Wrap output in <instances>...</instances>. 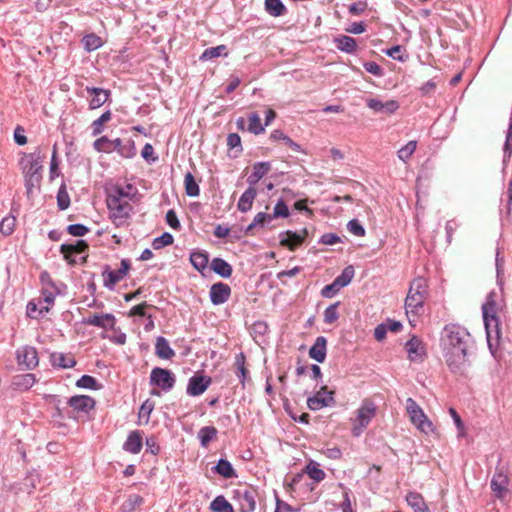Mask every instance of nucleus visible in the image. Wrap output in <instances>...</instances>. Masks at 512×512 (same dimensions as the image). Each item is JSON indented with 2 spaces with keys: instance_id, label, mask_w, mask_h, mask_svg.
<instances>
[{
  "instance_id": "nucleus-53",
  "label": "nucleus",
  "mask_w": 512,
  "mask_h": 512,
  "mask_svg": "<svg viewBox=\"0 0 512 512\" xmlns=\"http://www.w3.org/2000/svg\"><path fill=\"white\" fill-rule=\"evenodd\" d=\"M16 224V218L14 216H7L2 219L0 222V232L9 236L13 233Z\"/></svg>"
},
{
  "instance_id": "nucleus-56",
  "label": "nucleus",
  "mask_w": 512,
  "mask_h": 512,
  "mask_svg": "<svg viewBox=\"0 0 512 512\" xmlns=\"http://www.w3.org/2000/svg\"><path fill=\"white\" fill-rule=\"evenodd\" d=\"M173 240H174L173 236L170 233L165 232L161 236H159L153 240L152 246L155 250H159L165 246L172 244Z\"/></svg>"
},
{
  "instance_id": "nucleus-13",
  "label": "nucleus",
  "mask_w": 512,
  "mask_h": 512,
  "mask_svg": "<svg viewBox=\"0 0 512 512\" xmlns=\"http://www.w3.org/2000/svg\"><path fill=\"white\" fill-rule=\"evenodd\" d=\"M444 358L450 371L454 374L463 375L466 372L467 368L470 366L467 354H455L453 352H444Z\"/></svg>"
},
{
  "instance_id": "nucleus-10",
  "label": "nucleus",
  "mask_w": 512,
  "mask_h": 512,
  "mask_svg": "<svg viewBox=\"0 0 512 512\" xmlns=\"http://www.w3.org/2000/svg\"><path fill=\"white\" fill-rule=\"evenodd\" d=\"M234 500L240 512H254L256 509V491L250 488H239L234 491Z\"/></svg>"
},
{
  "instance_id": "nucleus-14",
  "label": "nucleus",
  "mask_w": 512,
  "mask_h": 512,
  "mask_svg": "<svg viewBox=\"0 0 512 512\" xmlns=\"http://www.w3.org/2000/svg\"><path fill=\"white\" fill-rule=\"evenodd\" d=\"M17 360L19 365H24L27 370L34 369L38 363V353L36 348L25 346L17 350Z\"/></svg>"
},
{
  "instance_id": "nucleus-3",
  "label": "nucleus",
  "mask_w": 512,
  "mask_h": 512,
  "mask_svg": "<svg viewBox=\"0 0 512 512\" xmlns=\"http://www.w3.org/2000/svg\"><path fill=\"white\" fill-rule=\"evenodd\" d=\"M491 298L492 294L489 295L487 301L483 304L482 311L487 334V342L490 350L492 351L493 341L495 340V344H497L499 340V321L495 315V303Z\"/></svg>"
},
{
  "instance_id": "nucleus-19",
  "label": "nucleus",
  "mask_w": 512,
  "mask_h": 512,
  "mask_svg": "<svg viewBox=\"0 0 512 512\" xmlns=\"http://www.w3.org/2000/svg\"><path fill=\"white\" fill-rule=\"evenodd\" d=\"M88 249V245L84 240H77L73 244H62L60 247V252L63 254L65 260L68 261L69 264L76 263V260L73 259V255L80 254L85 252Z\"/></svg>"
},
{
  "instance_id": "nucleus-23",
  "label": "nucleus",
  "mask_w": 512,
  "mask_h": 512,
  "mask_svg": "<svg viewBox=\"0 0 512 512\" xmlns=\"http://www.w3.org/2000/svg\"><path fill=\"white\" fill-rule=\"evenodd\" d=\"M271 164L269 162H257L253 165L252 173L247 178L249 187H254L269 171Z\"/></svg>"
},
{
  "instance_id": "nucleus-20",
  "label": "nucleus",
  "mask_w": 512,
  "mask_h": 512,
  "mask_svg": "<svg viewBox=\"0 0 512 512\" xmlns=\"http://www.w3.org/2000/svg\"><path fill=\"white\" fill-rule=\"evenodd\" d=\"M306 235H307L306 229L303 230V234H298V233L290 231V230L282 232L279 235L280 245L287 247L288 249L293 251L296 247H298L299 245L302 244Z\"/></svg>"
},
{
  "instance_id": "nucleus-37",
  "label": "nucleus",
  "mask_w": 512,
  "mask_h": 512,
  "mask_svg": "<svg viewBox=\"0 0 512 512\" xmlns=\"http://www.w3.org/2000/svg\"><path fill=\"white\" fill-rule=\"evenodd\" d=\"M304 472L316 483L323 481L326 473L319 467V464L313 460L309 461Z\"/></svg>"
},
{
  "instance_id": "nucleus-59",
  "label": "nucleus",
  "mask_w": 512,
  "mask_h": 512,
  "mask_svg": "<svg viewBox=\"0 0 512 512\" xmlns=\"http://www.w3.org/2000/svg\"><path fill=\"white\" fill-rule=\"evenodd\" d=\"M449 413L457 427L458 430V437H463L466 434L464 423L460 417V415L457 413V411L454 408L449 409Z\"/></svg>"
},
{
  "instance_id": "nucleus-8",
  "label": "nucleus",
  "mask_w": 512,
  "mask_h": 512,
  "mask_svg": "<svg viewBox=\"0 0 512 512\" xmlns=\"http://www.w3.org/2000/svg\"><path fill=\"white\" fill-rule=\"evenodd\" d=\"M176 382L175 375L168 369L156 367L150 374V384L161 388L163 391H170Z\"/></svg>"
},
{
  "instance_id": "nucleus-1",
  "label": "nucleus",
  "mask_w": 512,
  "mask_h": 512,
  "mask_svg": "<svg viewBox=\"0 0 512 512\" xmlns=\"http://www.w3.org/2000/svg\"><path fill=\"white\" fill-rule=\"evenodd\" d=\"M428 297V283L426 279L418 277L414 279L409 287L405 299L406 315L412 324L416 321L415 317L423 312L424 302Z\"/></svg>"
},
{
  "instance_id": "nucleus-42",
  "label": "nucleus",
  "mask_w": 512,
  "mask_h": 512,
  "mask_svg": "<svg viewBox=\"0 0 512 512\" xmlns=\"http://www.w3.org/2000/svg\"><path fill=\"white\" fill-rule=\"evenodd\" d=\"M265 9L274 17L281 16L286 11V7L281 0H265Z\"/></svg>"
},
{
  "instance_id": "nucleus-57",
  "label": "nucleus",
  "mask_w": 512,
  "mask_h": 512,
  "mask_svg": "<svg viewBox=\"0 0 512 512\" xmlns=\"http://www.w3.org/2000/svg\"><path fill=\"white\" fill-rule=\"evenodd\" d=\"M339 302L329 305L324 311V322L326 324H332L339 318L337 307Z\"/></svg>"
},
{
  "instance_id": "nucleus-55",
  "label": "nucleus",
  "mask_w": 512,
  "mask_h": 512,
  "mask_svg": "<svg viewBox=\"0 0 512 512\" xmlns=\"http://www.w3.org/2000/svg\"><path fill=\"white\" fill-rule=\"evenodd\" d=\"M112 140L108 139L106 136H102L94 141L93 146L94 149L98 152L111 153L112 152Z\"/></svg>"
},
{
  "instance_id": "nucleus-44",
  "label": "nucleus",
  "mask_w": 512,
  "mask_h": 512,
  "mask_svg": "<svg viewBox=\"0 0 512 512\" xmlns=\"http://www.w3.org/2000/svg\"><path fill=\"white\" fill-rule=\"evenodd\" d=\"M185 191L190 197H196L200 193L199 186L192 173L188 172L184 177Z\"/></svg>"
},
{
  "instance_id": "nucleus-63",
  "label": "nucleus",
  "mask_w": 512,
  "mask_h": 512,
  "mask_svg": "<svg viewBox=\"0 0 512 512\" xmlns=\"http://www.w3.org/2000/svg\"><path fill=\"white\" fill-rule=\"evenodd\" d=\"M340 289L341 287L337 285L336 281L334 280L331 284L323 287L321 290V295L324 298H332Z\"/></svg>"
},
{
  "instance_id": "nucleus-31",
  "label": "nucleus",
  "mask_w": 512,
  "mask_h": 512,
  "mask_svg": "<svg viewBox=\"0 0 512 512\" xmlns=\"http://www.w3.org/2000/svg\"><path fill=\"white\" fill-rule=\"evenodd\" d=\"M155 353L159 358L166 360L171 359L175 355V352L170 347L168 341L162 336H159L156 339Z\"/></svg>"
},
{
  "instance_id": "nucleus-17",
  "label": "nucleus",
  "mask_w": 512,
  "mask_h": 512,
  "mask_svg": "<svg viewBox=\"0 0 512 512\" xmlns=\"http://www.w3.org/2000/svg\"><path fill=\"white\" fill-rule=\"evenodd\" d=\"M116 319L112 314H92L83 319L86 325L96 326L103 329H112L115 325Z\"/></svg>"
},
{
  "instance_id": "nucleus-7",
  "label": "nucleus",
  "mask_w": 512,
  "mask_h": 512,
  "mask_svg": "<svg viewBox=\"0 0 512 512\" xmlns=\"http://www.w3.org/2000/svg\"><path fill=\"white\" fill-rule=\"evenodd\" d=\"M442 341L444 347L470 346L472 342L471 335L466 329L453 324L445 326Z\"/></svg>"
},
{
  "instance_id": "nucleus-24",
  "label": "nucleus",
  "mask_w": 512,
  "mask_h": 512,
  "mask_svg": "<svg viewBox=\"0 0 512 512\" xmlns=\"http://www.w3.org/2000/svg\"><path fill=\"white\" fill-rule=\"evenodd\" d=\"M137 193V189L132 184L115 185L109 191L107 196H115L116 198L131 201Z\"/></svg>"
},
{
  "instance_id": "nucleus-48",
  "label": "nucleus",
  "mask_w": 512,
  "mask_h": 512,
  "mask_svg": "<svg viewBox=\"0 0 512 512\" xmlns=\"http://www.w3.org/2000/svg\"><path fill=\"white\" fill-rule=\"evenodd\" d=\"M272 220L273 216H271V214L259 212L255 215L252 223L247 227L246 232H251L257 226L263 227L264 225L270 223Z\"/></svg>"
},
{
  "instance_id": "nucleus-43",
  "label": "nucleus",
  "mask_w": 512,
  "mask_h": 512,
  "mask_svg": "<svg viewBox=\"0 0 512 512\" xmlns=\"http://www.w3.org/2000/svg\"><path fill=\"white\" fill-rule=\"evenodd\" d=\"M217 435V430L213 426L202 427L198 432V438L203 447H207L212 439Z\"/></svg>"
},
{
  "instance_id": "nucleus-21",
  "label": "nucleus",
  "mask_w": 512,
  "mask_h": 512,
  "mask_svg": "<svg viewBox=\"0 0 512 512\" xmlns=\"http://www.w3.org/2000/svg\"><path fill=\"white\" fill-rule=\"evenodd\" d=\"M68 404L74 410L78 412H89L95 406V400L87 395H76L72 396L68 400Z\"/></svg>"
},
{
  "instance_id": "nucleus-5",
  "label": "nucleus",
  "mask_w": 512,
  "mask_h": 512,
  "mask_svg": "<svg viewBox=\"0 0 512 512\" xmlns=\"http://www.w3.org/2000/svg\"><path fill=\"white\" fill-rule=\"evenodd\" d=\"M106 202L113 223L118 227L124 225L133 210L130 201L115 196H107Z\"/></svg>"
},
{
  "instance_id": "nucleus-61",
  "label": "nucleus",
  "mask_w": 512,
  "mask_h": 512,
  "mask_svg": "<svg viewBox=\"0 0 512 512\" xmlns=\"http://www.w3.org/2000/svg\"><path fill=\"white\" fill-rule=\"evenodd\" d=\"M67 231L72 236L81 237L86 235L89 229L83 224H71L67 227Z\"/></svg>"
},
{
  "instance_id": "nucleus-50",
  "label": "nucleus",
  "mask_w": 512,
  "mask_h": 512,
  "mask_svg": "<svg viewBox=\"0 0 512 512\" xmlns=\"http://www.w3.org/2000/svg\"><path fill=\"white\" fill-rule=\"evenodd\" d=\"M143 503V498L140 495L134 494L122 504V512H133L137 506Z\"/></svg>"
},
{
  "instance_id": "nucleus-15",
  "label": "nucleus",
  "mask_w": 512,
  "mask_h": 512,
  "mask_svg": "<svg viewBox=\"0 0 512 512\" xmlns=\"http://www.w3.org/2000/svg\"><path fill=\"white\" fill-rule=\"evenodd\" d=\"M210 384L211 377L205 375H194L188 381L186 393L189 396H199L208 389Z\"/></svg>"
},
{
  "instance_id": "nucleus-9",
  "label": "nucleus",
  "mask_w": 512,
  "mask_h": 512,
  "mask_svg": "<svg viewBox=\"0 0 512 512\" xmlns=\"http://www.w3.org/2000/svg\"><path fill=\"white\" fill-rule=\"evenodd\" d=\"M130 270V261L128 259L121 260V267L118 270H111L109 266H105L102 275L104 286L113 289L127 275Z\"/></svg>"
},
{
  "instance_id": "nucleus-16",
  "label": "nucleus",
  "mask_w": 512,
  "mask_h": 512,
  "mask_svg": "<svg viewBox=\"0 0 512 512\" xmlns=\"http://www.w3.org/2000/svg\"><path fill=\"white\" fill-rule=\"evenodd\" d=\"M209 296L213 305L224 304L231 296V288L223 282L214 283L210 287Z\"/></svg>"
},
{
  "instance_id": "nucleus-36",
  "label": "nucleus",
  "mask_w": 512,
  "mask_h": 512,
  "mask_svg": "<svg viewBox=\"0 0 512 512\" xmlns=\"http://www.w3.org/2000/svg\"><path fill=\"white\" fill-rule=\"evenodd\" d=\"M246 357L244 353H239L235 357L236 375L240 379L242 387H245V381L248 379L249 371L245 367Z\"/></svg>"
},
{
  "instance_id": "nucleus-51",
  "label": "nucleus",
  "mask_w": 512,
  "mask_h": 512,
  "mask_svg": "<svg viewBox=\"0 0 512 512\" xmlns=\"http://www.w3.org/2000/svg\"><path fill=\"white\" fill-rule=\"evenodd\" d=\"M416 147L417 142L415 140L409 141L405 146L398 150L397 155L399 159L406 162L415 152Z\"/></svg>"
},
{
  "instance_id": "nucleus-64",
  "label": "nucleus",
  "mask_w": 512,
  "mask_h": 512,
  "mask_svg": "<svg viewBox=\"0 0 512 512\" xmlns=\"http://www.w3.org/2000/svg\"><path fill=\"white\" fill-rule=\"evenodd\" d=\"M363 67L364 69L371 73L372 75L374 76H382L383 75V69L381 68L380 65H378L376 62H373V61H370V62H365L363 64Z\"/></svg>"
},
{
  "instance_id": "nucleus-6",
  "label": "nucleus",
  "mask_w": 512,
  "mask_h": 512,
  "mask_svg": "<svg viewBox=\"0 0 512 512\" xmlns=\"http://www.w3.org/2000/svg\"><path fill=\"white\" fill-rule=\"evenodd\" d=\"M406 410L409 414L410 421L424 434H431L434 432L435 427L429 418L425 415L422 408L417 402L408 398L406 401Z\"/></svg>"
},
{
  "instance_id": "nucleus-39",
  "label": "nucleus",
  "mask_w": 512,
  "mask_h": 512,
  "mask_svg": "<svg viewBox=\"0 0 512 512\" xmlns=\"http://www.w3.org/2000/svg\"><path fill=\"white\" fill-rule=\"evenodd\" d=\"M228 55L227 47L225 45H218L216 47H210L203 51L202 55L200 56L201 61H208L213 58L224 56L226 57Z\"/></svg>"
},
{
  "instance_id": "nucleus-30",
  "label": "nucleus",
  "mask_w": 512,
  "mask_h": 512,
  "mask_svg": "<svg viewBox=\"0 0 512 512\" xmlns=\"http://www.w3.org/2000/svg\"><path fill=\"white\" fill-rule=\"evenodd\" d=\"M406 501L414 512H430L423 496L417 492H409Z\"/></svg>"
},
{
  "instance_id": "nucleus-2",
  "label": "nucleus",
  "mask_w": 512,
  "mask_h": 512,
  "mask_svg": "<svg viewBox=\"0 0 512 512\" xmlns=\"http://www.w3.org/2000/svg\"><path fill=\"white\" fill-rule=\"evenodd\" d=\"M43 160L39 154L25 155L20 160V166L24 175L26 194L30 197L34 189L39 188L42 180Z\"/></svg>"
},
{
  "instance_id": "nucleus-35",
  "label": "nucleus",
  "mask_w": 512,
  "mask_h": 512,
  "mask_svg": "<svg viewBox=\"0 0 512 512\" xmlns=\"http://www.w3.org/2000/svg\"><path fill=\"white\" fill-rule=\"evenodd\" d=\"M50 359L52 365L59 368H71L76 364L73 356L59 352L52 353Z\"/></svg>"
},
{
  "instance_id": "nucleus-4",
  "label": "nucleus",
  "mask_w": 512,
  "mask_h": 512,
  "mask_svg": "<svg viewBox=\"0 0 512 512\" xmlns=\"http://www.w3.org/2000/svg\"><path fill=\"white\" fill-rule=\"evenodd\" d=\"M377 407L370 399H364L360 407L356 410V417L352 420V434L359 436L375 417Z\"/></svg>"
},
{
  "instance_id": "nucleus-46",
  "label": "nucleus",
  "mask_w": 512,
  "mask_h": 512,
  "mask_svg": "<svg viewBox=\"0 0 512 512\" xmlns=\"http://www.w3.org/2000/svg\"><path fill=\"white\" fill-rule=\"evenodd\" d=\"M83 45L85 50L87 51H94L100 48L103 45V41L101 37L97 36L96 34H88L84 36L83 38Z\"/></svg>"
},
{
  "instance_id": "nucleus-34",
  "label": "nucleus",
  "mask_w": 512,
  "mask_h": 512,
  "mask_svg": "<svg viewBox=\"0 0 512 512\" xmlns=\"http://www.w3.org/2000/svg\"><path fill=\"white\" fill-rule=\"evenodd\" d=\"M337 49L346 52L354 53L357 48L356 40L350 36L340 35L334 39Z\"/></svg>"
},
{
  "instance_id": "nucleus-52",
  "label": "nucleus",
  "mask_w": 512,
  "mask_h": 512,
  "mask_svg": "<svg viewBox=\"0 0 512 512\" xmlns=\"http://www.w3.org/2000/svg\"><path fill=\"white\" fill-rule=\"evenodd\" d=\"M76 386L78 388L92 390H97L100 388V385L98 384L97 380L90 375H83L80 379L77 380Z\"/></svg>"
},
{
  "instance_id": "nucleus-49",
  "label": "nucleus",
  "mask_w": 512,
  "mask_h": 512,
  "mask_svg": "<svg viewBox=\"0 0 512 512\" xmlns=\"http://www.w3.org/2000/svg\"><path fill=\"white\" fill-rule=\"evenodd\" d=\"M248 120H249V125H248L249 132H251L255 135H258L265 131L264 127L261 125L260 116L256 112L251 113L249 115Z\"/></svg>"
},
{
  "instance_id": "nucleus-47",
  "label": "nucleus",
  "mask_w": 512,
  "mask_h": 512,
  "mask_svg": "<svg viewBox=\"0 0 512 512\" xmlns=\"http://www.w3.org/2000/svg\"><path fill=\"white\" fill-rule=\"evenodd\" d=\"M354 268L353 266L349 265L345 267L341 274L337 276L334 280L336 281V284L339 285L341 288L347 286L354 277Z\"/></svg>"
},
{
  "instance_id": "nucleus-40",
  "label": "nucleus",
  "mask_w": 512,
  "mask_h": 512,
  "mask_svg": "<svg viewBox=\"0 0 512 512\" xmlns=\"http://www.w3.org/2000/svg\"><path fill=\"white\" fill-rule=\"evenodd\" d=\"M216 473L221 475L224 478H235L237 474L232 467L231 463L225 459H220L216 466L214 467Z\"/></svg>"
},
{
  "instance_id": "nucleus-45",
  "label": "nucleus",
  "mask_w": 512,
  "mask_h": 512,
  "mask_svg": "<svg viewBox=\"0 0 512 512\" xmlns=\"http://www.w3.org/2000/svg\"><path fill=\"white\" fill-rule=\"evenodd\" d=\"M112 114L108 110L104 112L98 119L92 122V134L97 136L103 132L104 124L111 120Z\"/></svg>"
},
{
  "instance_id": "nucleus-60",
  "label": "nucleus",
  "mask_w": 512,
  "mask_h": 512,
  "mask_svg": "<svg viewBox=\"0 0 512 512\" xmlns=\"http://www.w3.org/2000/svg\"><path fill=\"white\" fill-rule=\"evenodd\" d=\"M271 216H273V219L277 217L286 218L289 216V209L283 200H279L276 203L273 214H271Z\"/></svg>"
},
{
  "instance_id": "nucleus-26",
  "label": "nucleus",
  "mask_w": 512,
  "mask_h": 512,
  "mask_svg": "<svg viewBox=\"0 0 512 512\" xmlns=\"http://www.w3.org/2000/svg\"><path fill=\"white\" fill-rule=\"evenodd\" d=\"M256 196L257 191L255 187H248L239 198L237 203L238 210L242 213L248 212L252 208Z\"/></svg>"
},
{
  "instance_id": "nucleus-38",
  "label": "nucleus",
  "mask_w": 512,
  "mask_h": 512,
  "mask_svg": "<svg viewBox=\"0 0 512 512\" xmlns=\"http://www.w3.org/2000/svg\"><path fill=\"white\" fill-rule=\"evenodd\" d=\"M190 262L196 270L203 272L208 265V255L204 252L194 251L190 254Z\"/></svg>"
},
{
  "instance_id": "nucleus-11",
  "label": "nucleus",
  "mask_w": 512,
  "mask_h": 512,
  "mask_svg": "<svg viewBox=\"0 0 512 512\" xmlns=\"http://www.w3.org/2000/svg\"><path fill=\"white\" fill-rule=\"evenodd\" d=\"M335 403L334 392L328 391L327 386L321 389L312 397L307 399V406L310 410L317 411L323 407L331 406Z\"/></svg>"
},
{
  "instance_id": "nucleus-33",
  "label": "nucleus",
  "mask_w": 512,
  "mask_h": 512,
  "mask_svg": "<svg viewBox=\"0 0 512 512\" xmlns=\"http://www.w3.org/2000/svg\"><path fill=\"white\" fill-rule=\"evenodd\" d=\"M211 269L223 278H229L232 275V266L222 258H214L211 262Z\"/></svg>"
},
{
  "instance_id": "nucleus-41",
  "label": "nucleus",
  "mask_w": 512,
  "mask_h": 512,
  "mask_svg": "<svg viewBox=\"0 0 512 512\" xmlns=\"http://www.w3.org/2000/svg\"><path fill=\"white\" fill-rule=\"evenodd\" d=\"M210 509L213 512H234L232 505L222 495L217 496L210 503Z\"/></svg>"
},
{
  "instance_id": "nucleus-27",
  "label": "nucleus",
  "mask_w": 512,
  "mask_h": 512,
  "mask_svg": "<svg viewBox=\"0 0 512 512\" xmlns=\"http://www.w3.org/2000/svg\"><path fill=\"white\" fill-rule=\"evenodd\" d=\"M36 382L34 374H19L15 375L12 379V387L16 390L26 391L30 389Z\"/></svg>"
},
{
  "instance_id": "nucleus-54",
  "label": "nucleus",
  "mask_w": 512,
  "mask_h": 512,
  "mask_svg": "<svg viewBox=\"0 0 512 512\" xmlns=\"http://www.w3.org/2000/svg\"><path fill=\"white\" fill-rule=\"evenodd\" d=\"M57 204L60 210H65L70 205V197L64 184L58 190Z\"/></svg>"
},
{
  "instance_id": "nucleus-32",
  "label": "nucleus",
  "mask_w": 512,
  "mask_h": 512,
  "mask_svg": "<svg viewBox=\"0 0 512 512\" xmlns=\"http://www.w3.org/2000/svg\"><path fill=\"white\" fill-rule=\"evenodd\" d=\"M406 350L410 360L415 361L422 357L423 347L418 337L413 336L406 343Z\"/></svg>"
},
{
  "instance_id": "nucleus-28",
  "label": "nucleus",
  "mask_w": 512,
  "mask_h": 512,
  "mask_svg": "<svg viewBox=\"0 0 512 512\" xmlns=\"http://www.w3.org/2000/svg\"><path fill=\"white\" fill-rule=\"evenodd\" d=\"M123 449L126 452L132 454H138L142 449V437L139 431H132L125 443L123 444Z\"/></svg>"
},
{
  "instance_id": "nucleus-29",
  "label": "nucleus",
  "mask_w": 512,
  "mask_h": 512,
  "mask_svg": "<svg viewBox=\"0 0 512 512\" xmlns=\"http://www.w3.org/2000/svg\"><path fill=\"white\" fill-rule=\"evenodd\" d=\"M367 106L376 112H385V113H393L399 107L398 103L394 100H390V101L383 103L382 101H380L378 99L368 100Z\"/></svg>"
},
{
  "instance_id": "nucleus-18",
  "label": "nucleus",
  "mask_w": 512,
  "mask_h": 512,
  "mask_svg": "<svg viewBox=\"0 0 512 512\" xmlns=\"http://www.w3.org/2000/svg\"><path fill=\"white\" fill-rule=\"evenodd\" d=\"M85 91L91 96V99L89 100V108L92 110L101 107L108 100L111 94L109 90L89 86L85 88Z\"/></svg>"
},
{
  "instance_id": "nucleus-25",
  "label": "nucleus",
  "mask_w": 512,
  "mask_h": 512,
  "mask_svg": "<svg viewBox=\"0 0 512 512\" xmlns=\"http://www.w3.org/2000/svg\"><path fill=\"white\" fill-rule=\"evenodd\" d=\"M112 151L116 150L121 156L125 158H132L136 155L135 144L133 140L122 142L120 138L111 141Z\"/></svg>"
},
{
  "instance_id": "nucleus-12",
  "label": "nucleus",
  "mask_w": 512,
  "mask_h": 512,
  "mask_svg": "<svg viewBox=\"0 0 512 512\" xmlns=\"http://www.w3.org/2000/svg\"><path fill=\"white\" fill-rule=\"evenodd\" d=\"M509 477L507 473L501 468L497 469L491 480V490L495 497L501 501L505 500L508 493Z\"/></svg>"
},
{
  "instance_id": "nucleus-58",
  "label": "nucleus",
  "mask_w": 512,
  "mask_h": 512,
  "mask_svg": "<svg viewBox=\"0 0 512 512\" xmlns=\"http://www.w3.org/2000/svg\"><path fill=\"white\" fill-rule=\"evenodd\" d=\"M512 155V130L507 131L505 143L503 146V164L506 166Z\"/></svg>"
},
{
  "instance_id": "nucleus-62",
  "label": "nucleus",
  "mask_w": 512,
  "mask_h": 512,
  "mask_svg": "<svg viewBox=\"0 0 512 512\" xmlns=\"http://www.w3.org/2000/svg\"><path fill=\"white\" fill-rule=\"evenodd\" d=\"M347 227L349 232L355 236L363 237L365 235L364 227L356 219L349 221Z\"/></svg>"
},
{
  "instance_id": "nucleus-22",
  "label": "nucleus",
  "mask_w": 512,
  "mask_h": 512,
  "mask_svg": "<svg viewBox=\"0 0 512 512\" xmlns=\"http://www.w3.org/2000/svg\"><path fill=\"white\" fill-rule=\"evenodd\" d=\"M326 352L327 340L324 336H319L316 338L314 344L309 349V357L318 363H323L326 359Z\"/></svg>"
}]
</instances>
